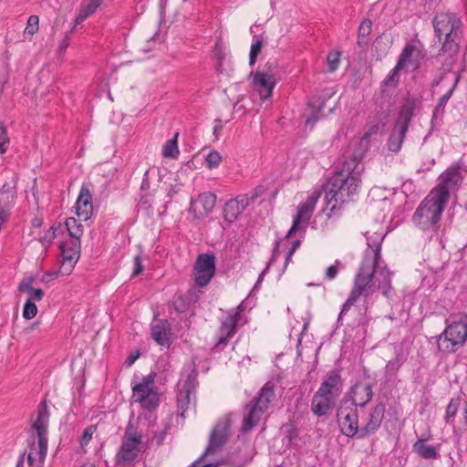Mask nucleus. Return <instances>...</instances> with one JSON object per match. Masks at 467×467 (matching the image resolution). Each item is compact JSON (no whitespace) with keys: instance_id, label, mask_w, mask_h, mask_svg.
Here are the masks:
<instances>
[{"instance_id":"obj_44","label":"nucleus","mask_w":467,"mask_h":467,"mask_svg":"<svg viewBox=\"0 0 467 467\" xmlns=\"http://www.w3.org/2000/svg\"><path fill=\"white\" fill-rule=\"evenodd\" d=\"M263 47V42L261 40H257L251 46L250 54H249V64L253 66L257 58L258 54L261 52Z\"/></svg>"},{"instance_id":"obj_51","label":"nucleus","mask_w":467,"mask_h":467,"mask_svg":"<svg viewBox=\"0 0 467 467\" xmlns=\"http://www.w3.org/2000/svg\"><path fill=\"white\" fill-rule=\"evenodd\" d=\"M300 246V241L299 240H296L293 244H292V247L290 248L288 254H287V256H286V263L290 260V258L292 257V255L294 254V253L297 250V248Z\"/></svg>"},{"instance_id":"obj_41","label":"nucleus","mask_w":467,"mask_h":467,"mask_svg":"<svg viewBox=\"0 0 467 467\" xmlns=\"http://www.w3.org/2000/svg\"><path fill=\"white\" fill-rule=\"evenodd\" d=\"M341 54L338 51H331L327 54V63L328 71L334 72L338 68Z\"/></svg>"},{"instance_id":"obj_59","label":"nucleus","mask_w":467,"mask_h":467,"mask_svg":"<svg viewBox=\"0 0 467 467\" xmlns=\"http://www.w3.org/2000/svg\"><path fill=\"white\" fill-rule=\"evenodd\" d=\"M308 326H309V320H306V321L304 323V326H303V328H302V331H301V334H300V336H301V337H302V336H303V334H305V332L307 330Z\"/></svg>"},{"instance_id":"obj_38","label":"nucleus","mask_w":467,"mask_h":467,"mask_svg":"<svg viewBox=\"0 0 467 467\" xmlns=\"http://www.w3.org/2000/svg\"><path fill=\"white\" fill-rule=\"evenodd\" d=\"M98 7L90 2V0L84 1L81 5L79 13L76 16L75 23L79 24L86 20L88 16L95 13Z\"/></svg>"},{"instance_id":"obj_23","label":"nucleus","mask_w":467,"mask_h":467,"mask_svg":"<svg viewBox=\"0 0 467 467\" xmlns=\"http://www.w3.org/2000/svg\"><path fill=\"white\" fill-rule=\"evenodd\" d=\"M76 214L82 221L90 218L93 213L92 196L86 186H82L76 202Z\"/></svg>"},{"instance_id":"obj_28","label":"nucleus","mask_w":467,"mask_h":467,"mask_svg":"<svg viewBox=\"0 0 467 467\" xmlns=\"http://www.w3.org/2000/svg\"><path fill=\"white\" fill-rule=\"evenodd\" d=\"M419 51L415 46L408 44L405 46L401 54L400 55L398 65L399 67L406 69H415L417 67V62L414 57L418 55Z\"/></svg>"},{"instance_id":"obj_25","label":"nucleus","mask_w":467,"mask_h":467,"mask_svg":"<svg viewBox=\"0 0 467 467\" xmlns=\"http://www.w3.org/2000/svg\"><path fill=\"white\" fill-rule=\"evenodd\" d=\"M335 400L323 394V390H317L311 403V410L317 416L327 415L332 409Z\"/></svg>"},{"instance_id":"obj_32","label":"nucleus","mask_w":467,"mask_h":467,"mask_svg":"<svg viewBox=\"0 0 467 467\" xmlns=\"http://www.w3.org/2000/svg\"><path fill=\"white\" fill-rule=\"evenodd\" d=\"M413 450L424 459H437L439 457L437 449L432 445L426 444L424 440L417 441L413 444Z\"/></svg>"},{"instance_id":"obj_22","label":"nucleus","mask_w":467,"mask_h":467,"mask_svg":"<svg viewBox=\"0 0 467 467\" xmlns=\"http://www.w3.org/2000/svg\"><path fill=\"white\" fill-rule=\"evenodd\" d=\"M385 414V405L382 403L377 404L369 414V419L367 423L359 430V438L368 437L377 431L379 428Z\"/></svg>"},{"instance_id":"obj_60","label":"nucleus","mask_w":467,"mask_h":467,"mask_svg":"<svg viewBox=\"0 0 467 467\" xmlns=\"http://www.w3.org/2000/svg\"><path fill=\"white\" fill-rule=\"evenodd\" d=\"M104 0H90L97 7H99V5L103 3Z\"/></svg>"},{"instance_id":"obj_52","label":"nucleus","mask_w":467,"mask_h":467,"mask_svg":"<svg viewBox=\"0 0 467 467\" xmlns=\"http://www.w3.org/2000/svg\"><path fill=\"white\" fill-rule=\"evenodd\" d=\"M43 222H42V219L40 218H34L32 220V230L31 231H36V233L38 231H41V225H42Z\"/></svg>"},{"instance_id":"obj_57","label":"nucleus","mask_w":467,"mask_h":467,"mask_svg":"<svg viewBox=\"0 0 467 467\" xmlns=\"http://www.w3.org/2000/svg\"><path fill=\"white\" fill-rule=\"evenodd\" d=\"M317 119H318V116H308L306 119V124L313 126Z\"/></svg>"},{"instance_id":"obj_34","label":"nucleus","mask_w":467,"mask_h":467,"mask_svg":"<svg viewBox=\"0 0 467 467\" xmlns=\"http://www.w3.org/2000/svg\"><path fill=\"white\" fill-rule=\"evenodd\" d=\"M179 133H175L174 137L171 140H168L162 148V155L164 158L177 159L180 150L178 147L177 138Z\"/></svg>"},{"instance_id":"obj_46","label":"nucleus","mask_w":467,"mask_h":467,"mask_svg":"<svg viewBox=\"0 0 467 467\" xmlns=\"http://www.w3.org/2000/svg\"><path fill=\"white\" fill-rule=\"evenodd\" d=\"M97 430V427L95 425H90L88 428H86L83 431L82 437H81V446H86L92 439L93 434L95 433Z\"/></svg>"},{"instance_id":"obj_24","label":"nucleus","mask_w":467,"mask_h":467,"mask_svg":"<svg viewBox=\"0 0 467 467\" xmlns=\"http://www.w3.org/2000/svg\"><path fill=\"white\" fill-rule=\"evenodd\" d=\"M47 452V439H38L36 444L33 443L30 446V451L27 454V463L29 467H43V463Z\"/></svg>"},{"instance_id":"obj_5","label":"nucleus","mask_w":467,"mask_h":467,"mask_svg":"<svg viewBox=\"0 0 467 467\" xmlns=\"http://www.w3.org/2000/svg\"><path fill=\"white\" fill-rule=\"evenodd\" d=\"M467 340V318L449 323L437 337V348L443 354L455 353Z\"/></svg>"},{"instance_id":"obj_20","label":"nucleus","mask_w":467,"mask_h":467,"mask_svg":"<svg viewBox=\"0 0 467 467\" xmlns=\"http://www.w3.org/2000/svg\"><path fill=\"white\" fill-rule=\"evenodd\" d=\"M372 388L368 383L357 382L348 392L344 399L349 400L350 403L357 407L366 406L372 399Z\"/></svg>"},{"instance_id":"obj_35","label":"nucleus","mask_w":467,"mask_h":467,"mask_svg":"<svg viewBox=\"0 0 467 467\" xmlns=\"http://www.w3.org/2000/svg\"><path fill=\"white\" fill-rule=\"evenodd\" d=\"M462 409V400L457 398H452L449 404L447 405L444 420L446 423H452L458 411Z\"/></svg>"},{"instance_id":"obj_61","label":"nucleus","mask_w":467,"mask_h":467,"mask_svg":"<svg viewBox=\"0 0 467 467\" xmlns=\"http://www.w3.org/2000/svg\"><path fill=\"white\" fill-rule=\"evenodd\" d=\"M81 467H95V465L92 463H85Z\"/></svg>"},{"instance_id":"obj_49","label":"nucleus","mask_w":467,"mask_h":467,"mask_svg":"<svg viewBox=\"0 0 467 467\" xmlns=\"http://www.w3.org/2000/svg\"><path fill=\"white\" fill-rule=\"evenodd\" d=\"M339 264H340V262L338 260H337L335 265H330L327 268L325 275L327 280H333L337 277V275L339 272V269H338Z\"/></svg>"},{"instance_id":"obj_18","label":"nucleus","mask_w":467,"mask_h":467,"mask_svg":"<svg viewBox=\"0 0 467 467\" xmlns=\"http://www.w3.org/2000/svg\"><path fill=\"white\" fill-rule=\"evenodd\" d=\"M61 265L58 273L61 275H68L80 256V242H73L69 246L67 244L61 245Z\"/></svg>"},{"instance_id":"obj_12","label":"nucleus","mask_w":467,"mask_h":467,"mask_svg":"<svg viewBox=\"0 0 467 467\" xmlns=\"http://www.w3.org/2000/svg\"><path fill=\"white\" fill-rule=\"evenodd\" d=\"M320 196L321 192L315 190L304 202L298 205L296 215L293 220V224L286 234V238H289L295 232L300 230L302 224L306 226L308 223Z\"/></svg>"},{"instance_id":"obj_47","label":"nucleus","mask_w":467,"mask_h":467,"mask_svg":"<svg viewBox=\"0 0 467 467\" xmlns=\"http://www.w3.org/2000/svg\"><path fill=\"white\" fill-rule=\"evenodd\" d=\"M459 429L461 431L467 430V401H464L462 403V406L461 409V417L459 419Z\"/></svg>"},{"instance_id":"obj_54","label":"nucleus","mask_w":467,"mask_h":467,"mask_svg":"<svg viewBox=\"0 0 467 467\" xmlns=\"http://www.w3.org/2000/svg\"><path fill=\"white\" fill-rule=\"evenodd\" d=\"M213 463H203L202 461H196L191 467H215Z\"/></svg>"},{"instance_id":"obj_11","label":"nucleus","mask_w":467,"mask_h":467,"mask_svg":"<svg viewBox=\"0 0 467 467\" xmlns=\"http://www.w3.org/2000/svg\"><path fill=\"white\" fill-rule=\"evenodd\" d=\"M198 386L197 375L191 373L179 389L177 404L179 414L184 418L186 411L196 406V388Z\"/></svg>"},{"instance_id":"obj_13","label":"nucleus","mask_w":467,"mask_h":467,"mask_svg":"<svg viewBox=\"0 0 467 467\" xmlns=\"http://www.w3.org/2000/svg\"><path fill=\"white\" fill-rule=\"evenodd\" d=\"M215 274V256L199 254L193 266L194 282L198 286L207 285Z\"/></svg>"},{"instance_id":"obj_33","label":"nucleus","mask_w":467,"mask_h":467,"mask_svg":"<svg viewBox=\"0 0 467 467\" xmlns=\"http://www.w3.org/2000/svg\"><path fill=\"white\" fill-rule=\"evenodd\" d=\"M379 275L381 279L379 280L378 288L381 290L383 296H389L391 290V273L387 266L382 267Z\"/></svg>"},{"instance_id":"obj_26","label":"nucleus","mask_w":467,"mask_h":467,"mask_svg":"<svg viewBox=\"0 0 467 467\" xmlns=\"http://www.w3.org/2000/svg\"><path fill=\"white\" fill-rule=\"evenodd\" d=\"M318 390H323V394L336 400L342 390L340 375L337 372H331L321 384Z\"/></svg>"},{"instance_id":"obj_7","label":"nucleus","mask_w":467,"mask_h":467,"mask_svg":"<svg viewBox=\"0 0 467 467\" xmlns=\"http://www.w3.org/2000/svg\"><path fill=\"white\" fill-rule=\"evenodd\" d=\"M275 387L271 382L265 383L254 398L247 415L244 416L242 431L247 432L255 427L263 415L267 411L271 401L275 399Z\"/></svg>"},{"instance_id":"obj_45","label":"nucleus","mask_w":467,"mask_h":467,"mask_svg":"<svg viewBox=\"0 0 467 467\" xmlns=\"http://www.w3.org/2000/svg\"><path fill=\"white\" fill-rule=\"evenodd\" d=\"M9 144V138L7 136L6 129L0 125V153L3 154L6 151Z\"/></svg>"},{"instance_id":"obj_29","label":"nucleus","mask_w":467,"mask_h":467,"mask_svg":"<svg viewBox=\"0 0 467 467\" xmlns=\"http://www.w3.org/2000/svg\"><path fill=\"white\" fill-rule=\"evenodd\" d=\"M49 414L45 406L38 410L37 418L33 423V429L36 431L38 439H47Z\"/></svg>"},{"instance_id":"obj_53","label":"nucleus","mask_w":467,"mask_h":467,"mask_svg":"<svg viewBox=\"0 0 467 467\" xmlns=\"http://www.w3.org/2000/svg\"><path fill=\"white\" fill-rule=\"evenodd\" d=\"M67 38H68V35H67L65 36V38L62 40V42L59 44L58 46V52L60 54H63L66 52L67 47H68V42H67Z\"/></svg>"},{"instance_id":"obj_30","label":"nucleus","mask_w":467,"mask_h":467,"mask_svg":"<svg viewBox=\"0 0 467 467\" xmlns=\"http://www.w3.org/2000/svg\"><path fill=\"white\" fill-rule=\"evenodd\" d=\"M246 206V202L244 199L238 200H230L225 203L224 206V217L225 220L229 222H233L237 219V217L243 213Z\"/></svg>"},{"instance_id":"obj_40","label":"nucleus","mask_w":467,"mask_h":467,"mask_svg":"<svg viewBox=\"0 0 467 467\" xmlns=\"http://www.w3.org/2000/svg\"><path fill=\"white\" fill-rule=\"evenodd\" d=\"M222 161V155L216 150H211L205 157L206 167L210 170L217 168Z\"/></svg>"},{"instance_id":"obj_31","label":"nucleus","mask_w":467,"mask_h":467,"mask_svg":"<svg viewBox=\"0 0 467 467\" xmlns=\"http://www.w3.org/2000/svg\"><path fill=\"white\" fill-rule=\"evenodd\" d=\"M33 277L24 279L18 286V289L22 293H26L28 301H41L44 296V291L41 288L33 287Z\"/></svg>"},{"instance_id":"obj_42","label":"nucleus","mask_w":467,"mask_h":467,"mask_svg":"<svg viewBox=\"0 0 467 467\" xmlns=\"http://www.w3.org/2000/svg\"><path fill=\"white\" fill-rule=\"evenodd\" d=\"M37 314V307L35 301L26 300L23 309V317L26 320L34 318Z\"/></svg>"},{"instance_id":"obj_15","label":"nucleus","mask_w":467,"mask_h":467,"mask_svg":"<svg viewBox=\"0 0 467 467\" xmlns=\"http://www.w3.org/2000/svg\"><path fill=\"white\" fill-rule=\"evenodd\" d=\"M232 422L233 420L231 413L223 415L218 420L212 431L206 454L213 453L225 443L229 437V430Z\"/></svg>"},{"instance_id":"obj_14","label":"nucleus","mask_w":467,"mask_h":467,"mask_svg":"<svg viewBox=\"0 0 467 467\" xmlns=\"http://www.w3.org/2000/svg\"><path fill=\"white\" fill-rule=\"evenodd\" d=\"M17 178L10 172L0 174V207L11 211L17 197Z\"/></svg>"},{"instance_id":"obj_27","label":"nucleus","mask_w":467,"mask_h":467,"mask_svg":"<svg viewBox=\"0 0 467 467\" xmlns=\"http://www.w3.org/2000/svg\"><path fill=\"white\" fill-rule=\"evenodd\" d=\"M171 327L167 320H159L151 328L152 338L161 346L170 345Z\"/></svg>"},{"instance_id":"obj_36","label":"nucleus","mask_w":467,"mask_h":467,"mask_svg":"<svg viewBox=\"0 0 467 467\" xmlns=\"http://www.w3.org/2000/svg\"><path fill=\"white\" fill-rule=\"evenodd\" d=\"M65 224L69 235L75 239L74 242H80L79 240L83 234V225L73 217L67 218Z\"/></svg>"},{"instance_id":"obj_19","label":"nucleus","mask_w":467,"mask_h":467,"mask_svg":"<svg viewBox=\"0 0 467 467\" xmlns=\"http://www.w3.org/2000/svg\"><path fill=\"white\" fill-rule=\"evenodd\" d=\"M275 83L276 80L273 74L256 71L254 75L253 87L263 100L272 97Z\"/></svg>"},{"instance_id":"obj_50","label":"nucleus","mask_w":467,"mask_h":467,"mask_svg":"<svg viewBox=\"0 0 467 467\" xmlns=\"http://www.w3.org/2000/svg\"><path fill=\"white\" fill-rule=\"evenodd\" d=\"M143 271V265L140 255H136L133 259L132 277L139 275Z\"/></svg>"},{"instance_id":"obj_55","label":"nucleus","mask_w":467,"mask_h":467,"mask_svg":"<svg viewBox=\"0 0 467 467\" xmlns=\"http://www.w3.org/2000/svg\"><path fill=\"white\" fill-rule=\"evenodd\" d=\"M140 354H131L126 360L128 366H131L139 358Z\"/></svg>"},{"instance_id":"obj_10","label":"nucleus","mask_w":467,"mask_h":467,"mask_svg":"<svg viewBox=\"0 0 467 467\" xmlns=\"http://www.w3.org/2000/svg\"><path fill=\"white\" fill-rule=\"evenodd\" d=\"M460 166H451L444 171L439 177V182L430 192L445 202L450 199V191L458 186L462 181Z\"/></svg>"},{"instance_id":"obj_43","label":"nucleus","mask_w":467,"mask_h":467,"mask_svg":"<svg viewBox=\"0 0 467 467\" xmlns=\"http://www.w3.org/2000/svg\"><path fill=\"white\" fill-rule=\"evenodd\" d=\"M403 69L402 67H399V65L397 64L395 67L389 72L388 77L384 80L385 86L388 87H394L399 82V73L400 71Z\"/></svg>"},{"instance_id":"obj_9","label":"nucleus","mask_w":467,"mask_h":467,"mask_svg":"<svg viewBox=\"0 0 467 467\" xmlns=\"http://www.w3.org/2000/svg\"><path fill=\"white\" fill-rule=\"evenodd\" d=\"M341 432L347 437L359 436L358 410L349 400L343 399L337 412Z\"/></svg>"},{"instance_id":"obj_8","label":"nucleus","mask_w":467,"mask_h":467,"mask_svg":"<svg viewBox=\"0 0 467 467\" xmlns=\"http://www.w3.org/2000/svg\"><path fill=\"white\" fill-rule=\"evenodd\" d=\"M132 399L142 408L155 410L160 403V397L154 387V378L149 375L142 381L132 387Z\"/></svg>"},{"instance_id":"obj_56","label":"nucleus","mask_w":467,"mask_h":467,"mask_svg":"<svg viewBox=\"0 0 467 467\" xmlns=\"http://www.w3.org/2000/svg\"><path fill=\"white\" fill-rule=\"evenodd\" d=\"M400 368V364L398 362H389L387 365V368L396 372Z\"/></svg>"},{"instance_id":"obj_48","label":"nucleus","mask_w":467,"mask_h":467,"mask_svg":"<svg viewBox=\"0 0 467 467\" xmlns=\"http://www.w3.org/2000/svg\"><path fill=\"white\" fill-rule=\"evenodd\" d=\"M372 23L368 19H365L361 22L358 27V36H367L371 32Z\"/></svg>"},{"instance_id":"obj_58","label":"nucleus","mask_w":467,"mask_h":467,"mask_svg":"<svg viewBox=\"0 0 467 467\" xmlns=\"http://www.w3.org/2000/svg\"><path fill=\"white\" fill-rule=\"evenodd\" d=\"M453 88H454V87H452L451 88H450V89L448 90V92L442 96V98H441V100H442V101H446V100H448V99H450V97L451 96V94H452V92H453Z\"/></svg>"},{"instance_id":"obj_21","label":"nucleus","mask_w":467,"mask_h":467,"mask_svg":"<svg viewBox=\"0 0 467 467\" xmlns=\"http://www.w3.org/2000/svg\"><path fill=\"white\" fill-rule=\"evenodd\" d=\"M410 117L408 113L401 112L395 128L389 140V148L391 151H399L405 135L408 131Z\"/></svg>"},{"instance_id":"obj_3","label":"nucleus","mask_w":467,"mask_h":467,"mask_svg":"<svg viewBox=\"0 0 467 467\" xmlns=\"http://www.w3.org/2000/svg\"><path fill=\"white\" fill-rule=\"evenodd\" d=\"M446 204L447 202L429 192L413 213L414 225L423 233H431L430 239L438 234L439 222Z\"/></svg>"},{"instance_id":"obj_37","label":"nucleus","mask_w":467,"mask_h":467,"mask_svg":"<svg viewBox=\"0 0 467 467\" xmlns=\"http://www.w3.org/2000/svg\"><path fill=\"white\" fill-rule=\"evenodd\" d=\"M30 234L41 243L44 246L50 244L56 236V228L54 226H50L47 230L45 231H31Z\"/></svg>"},{"instance_id":"obj_4","label":"nucleus","mask_w":467,"mask_h":467,"mask_svg":"<svg viewBox=\"0 0 467 467\" xmlns=\"http://www.w3.org/2000/svg\"><path fill=\"white\" fill-rule=\"evenodd\" d=\"M148 446L149 439L143 430L129 421L115 457L116 463L122 466L132 463Z\"/></svg>"},{"instance_id":"obj_17","label":"nucleus","mask_w":467,"mask_h":467,"mask_svg":"<svg viewBox=\"0 0 467 467\" xmlns=\"http://www.w3.org/2000/svg\"><path fill=\"white\" fill-rule=\"evenodd\" d=\"M242 311L243 309L241 306H239L227 313V316L220 327L219 338L216 346H225L229 339L234 336L236 332V327L241 319Z\"/></svg>"},{"instance_id":"obj_6","label":"nucleus","mask_w":467,"mask_h":467,"mask_svg":"<svg viewBox=\"0 0 467 467\" xmlns=\"http://www.w3.org/2000/svg\"><path fill=\"white\" fill-rule=\"evenodd\" d=\"M433 27L443 49H451L456 46L461 20L455 14L450 12L437 14L433 19Z\"/></svg>"},{"instance_id":"obj_39","label":"nucleus","mask_w":467,"mask_h":467,"mask_svg":"<svg viewBox=\"0 0 467 467\" xmlns=\"http://www.w3.org/2000/svg\"><path fill=\"white\" fill-rule=\"evenodd\" d=\"M39 25V18L37 16H30L27 19L26 26L24 30V36H29V39L37 33Z\"/></svg>"},{"instance_id":"obj_1","label":"nucleus","mask_w":467,"mask_h":467,"mask_svg":"<svg viewBox=\"0 0 467 467\" xmlns=\"http://www.w3.org/2000/svg\"><path fill=\"white\" fill-rule=\"evenodd\" d=\"M368 149V140L362 139L358 149L354 151L351 158L344 164L343 171L331 178L328 191L326 192L327 207L333 212L338 203L348 202L358 195L361 185L360 175L364 167L360 166L364 154Z\"/></svg>"},{"instance_id":"obj_2","label":"nucleus","mask_w":467,"mask_h":467,"mask_svg":"<svg viewBox=\"0 0 467 467\" xmlns=\"http://www.w3.org/2000/svg\"><path fill=\"white\" fill-rule=\"evenodd\" d=\"M382 241L383 237H380L379 241L374 245L368 244V248L365 251L362 262L355 275L353 286L348 299L342 306L339 317L347 314L359 297L363 296L367 299L375 292L376 286L374 278L376 268L379 265L381 256Z\"/></svg>"},{"instance_id":"obj_16","label":"nucleus","mask_w":467,"mask_h":467,"mask_svg":"<svg viewBox=\"0 0 467 467\" xmlns=\"http://www.w3.org/2000/svg\"><path fill=\"white\" fill-rule=\"evenodd\" d=\"M215 202L216 195L214 193L210 192H202L191 200L188 212L194 219H202L212 213Z\"/></svg>"}]
</instances>
